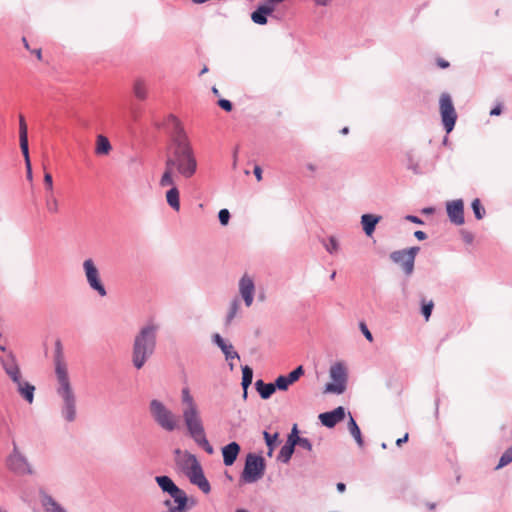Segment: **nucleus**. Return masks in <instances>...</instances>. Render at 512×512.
<instances>
[{
	"label": "nucleus",
	"mask_w": 512,
	"mask_h": 512,
	"mask_svg": "<svg viewBox=\"0 0 512 512\" xmlns=\"http://www.w3.org/2000/svg\"><path fill=\"white\" fill-rule=\"evenodd\" d=\"M168 123L171 125V144L165 160V170L159 181L161 187L174 184V172L184 179H190L196 174L198 167L194 149L180 120L169 115Z\"/></svg>",
	"instance_id": "1"
},
{
	"label": "nucleus",
	"mask_w": 512,
	"mask_h": 512,
	"mask_svg": "<svg viewBox=\"0 0 512 512\" xmlns=\"http://www.w3.org/2000/svg\"><path fill=\"white\" fill-rule=\"evenodd\" d=\"M56 377V394L61 400L60 413L62 418L71 423L77 418V398L72 387L63 347L60 340L55 342L53 356Z\"/></svg>",
	"instance_id": "2"
},
{
	"label": "nucleus",
	"mask_w": 512,
	"mask_h": 512,
	"mask_svg": "<svg viewBox=\"0 0 512 512\" xmlns=\"http://www.w3.org/2000/svg\"><path fill=\"white\" fill-rule=\"evenodd\" d=\"M181 404L182 419L188 435L205 452L212 454L214 449L207 439L200 409L188 387L181 390Z\"/></svg>",
	"instance_id": "3"
},
{
	"label": "nucleus",
	"mask_w": 512,
	"mask_h": 512,
	"mask_svg": "<svg viewBox=\"0 0 512 512\" xmlns=\"http://www.w3.org/2000/svg\"><path fill=\"white\" fill-rule=\"evenodd\" d=\"M159 329L158 324L148 322L135 335L132 346V363L136 369H141L154 354Z\"/></svg>",
	"instance_id": "4"
},
{
	"label": "nucleus",
	"mask_w": 512,
	"mask_h": 512,
	"mask_svg": "<svg viewBox=\"0 0 512 512\" xmlns=\"http://www.w3.org/2000/svg\"><path fill=\"white\" fill-rule=\"evenodd\" d=\"M177 463L193 485H196L205 494L211 491V486L204 475L202 466L194 454L185 451L183 457L177 460Z\"/></svg>",
	"instance_id": "5"
},
{
	"label": "nucleus",
	"mask_w": 512,
	"mask_h": 512,
	"mask_svg": "<svg viewBox=\"0 0 512 512\" xmlns=\"http://www.w3.org/2000/svg\"><path fill=\"white\" fill-rule=\"evenodd\" d=\"M149 412L155 423L166 432H173L179 428L178 416L162 401L152 399L149 403Z\"/></svg>",
	"instance_id": "6"
},
{
	"label": "nucleus",
	"mask_w": 512,
	"mask_h": 512,
	"mask_svg": "<svg viewBox=\"0 0 512 512\" xmlns=\"http://www.w3.org/2000/svg\"><path fill=\"white\" fill-rule=\"evenodd\" d=\"M155 481L160 489L164 493L169 494L177 504L176 506H170V500H166L165 505L169 507V512H183L188 501L186 493L169 476H156Z\"/></svg>",
	"instance_id": "7"
},
{
	"label": "nucleus",
	"mask_w": 512,
	"mask_h": 512,
	"mask_svg": "<svg viewBox=\"0 0 512 512\" xmlns=\"http://www.w3.org/2000/svg\"><path fill=\"white\" fill-rule=\"evenodd\" d=\"M265 468V459L262 456L255 453H248L240 480L243 483H255L264 476Z\"/></svg>",
	"instance_id": "8"
},
{
	"label": "nucleus",
	"mask_w": 512,
	"mask_h": 512,
	"mask_svg": "<svg viewBox=\"0 0 512 512\" xmlns=\"http://www.w3.org/2000/svg\"><path fill=\"white\" fill-rule=\"evenodd\" d=\"M6 466L8 470L16 475H32L33 469L27 457L20 452L18 446L13 442L12 452L6 459Z\"/></svg>",
	"instance_id": "9"
},
{
	"label": "nucleus",
	"mask_w": 512,
	"mask_h": 512,
	"mask_svg": "<svg viewBox=\"0 0 512 512\" xmlns=\"http://www.w3.org/2000/svg\"><path fill=\"white\" fill-rule=\"evenodd\" d=\"M84 275L90 289L97 292L99 296L105 297L107 290L101 280L99 269L92 258L85 259L82 264Z\"/></svg>",
	"instance_id": "10"
},
{
	"label": "nucleus",
	"mask_w": 512,
	"mask_h": 512,
	"mask_svg": "<svg viewBox=\"0 0 512 512\" xmlns=\"http://www.w3.org/2000/svg\"><path fill=\"white\" fill-rule=\"evenodd\" d=\"M330 377L334 383L325 385V393L342 394L346 389L347 372L342 363H336L330 367Z\"/></svg>",
	"instance_id": "11"
},
{
	"label": "nucleus",
	"mask_w": 512,
	"mask_h": 512,
	"mask_svg": "<svg viewBox=\"0 0 512 512\" xmlns=\"http://www.w3.org/2000/svg\"><path fill=\"white\" fill-rule=\"evenodd\" d=\"M419 250L420 248L417 246L397 250L390 254V259L394 263L399 264L406 275H411L414 270L415 257Z\"/></svg>",
	"instance_id": "12"
},
{
	"label": "nucleus",
	"mask_w": 512,
	"mask_h": 512,
	"mask_svg": "<svg viewBox=\"0 0 512 512\" xmlns=\"http://www.w3.org/2000/svg\"><path fill=\"white\" fill-rule=\"evenodd\" d=\"M439 104L444 129L447 133H450L453 130L457 119V114L451 96L448 93H443L440 97Z\"/></svg>",
	"instance_id": "13"
},
{
	"label": "nucleus",
	"mask_w": 512,
	"mask_h": 512,
	"mask_svg": "<svg viewBox=\"0 0 512 512\" xmlns=\"http://www.w3.org/2000/svg\"><path fill=\"white\" fill-rule=\"evenodd\" d=\"M19 138H20V148L25 158V166L27 170V179L32 180V169L31 162L29 158V147H28V129L27 124L23 116L19 117Z\"/></svg>",
	"instance_id": "14"
},
{
	"label": "nucleus",
	"mask_w": 512,
	"mask_h": 512,
	"mask_svg": "<svg viewBox=\"0 0 512 512\" xmlns=\"http://www.w3.org/2000/svg\"><path fill=\"white\" fill-rule=\"evenodd\" d=\"M0 363L11 381H18V376L21 375V370L14 353L9 351L7 354L0 356Z\"/></svg>",
	"instance_id": "15"
},
{
	"label": "nucleus",
	"mask_w": 512,
	"mask_h": 512,
	"mask_svg": "<svg viewBox=\"0 0 512 512\" xmlns=\"http://www.w3.org/2000/svg\"><path fill=\"white\" fill-rule=\"evenodd\" d=\"M254 292L255 284L253 279L248 274H244L239 281V293L247 307H250L253 303Z\"/></svg>",
	"instance_id": "16"
},
{
	"label": "nucleus",
	"mask_w": 512,
	"mask_h": 512,
	"mask_svg": "<svg viewBox=\"0 0 512 512\" xmlns=\"http://www.w3.org/2000/svg\"><path fill=\"white\" fill-rule=\"evenodd\" d=\"M446 210L453 224L462 225L464 223V203L461 199L448 202Z\"/></svg>",
	"instance_id": "17"
},
{
	"label": "nucleus",
	"mask_w": 512,
	"mask_h": 512,
	"mask_svg": "<svg viewBox=\"0 0 512 512\" xmlns=\"http://www.w3.org/2000/svg\"><path fill=\"white\" fill-rule=\"evenodd\" d=\"M345 415V408L339 406L332 411L321 413L319 415V419L322 425L328 428H333L338 422L342 421L345 418Z\"/></svg>",
	"instance_id": "18"
},
{
	"label": "nucleus",
	"mask_w": 512,
	"mask_h": 512,
	"mask_svg": "<svg viewBox=\"0 0 512 512\" xmlns=\"http://www.w3.org/2000/svg\"><path fill=\"white\" fill-rule=\"evenodd\" d=\"M12 382L16 385L19 395L29 404H32L34 401L35 386L24 380L22 374L18 376V381Z\"/></svg>",
	"instance_id": "19"
},
{
	"label": "nucleus",
	"mask_w": 512,
	"mask_h": 512,
	"mask_svg": "<svg viewBox=\"0 0 512 512\" xmlns=\"http://www.w3.org/2000/svg\"><path fill=\"white\" fill-rule=\"evenodd\" d=\"M241 447L237 442H231L222 448L223 463L225 466H231L235 463Z\"/></svg>",
	"instance_id": "20"
},
{
	"label": "nucleus",
	"mask_w": 512,
	"mask_h": 512,
	"mask_svg": "<svg viewBox=\"0 0 512 512\" xmlns=\"http://www.w3.org/2000/svg\"><path fill=\"white\" fill-rule=\"evenodd\" d=\"M212 339L214 344L221 349L227 361L240 358L239 354L234 350L233 345L227 343L218 333L214 334Z\"/></svg>",
	"instance_id": "21"
},
{
	"label": "nucleus",
	"mask_w": 512,
	"mask_h": 512,
	"mask_svg": "<svg viewBox=\"0 0 512 512\" xmlns=\"http://www.w3.org/2000/svg\"><path fill=\"white\" fill-rule=\"evenodd\" d=\"M382 217L375 214H363L361 216V225L367 236H371L375 231L376 225L381 221Z\"/></svg>",
	"instance_id": "22"
},
{
	"label": "nucleus",
	"mask_w": 512,
	"mask_h": 512,
	"mask_svg": "<svg viewBox=\"0 0 512 512\" xmlns=\"http://www.w3.org/2000/svg\"><path fill=\"white\" fill-rule=\"evenodd\" d=\"M168 187H171L166 192V201L168 205L175 211L180 210V193L178 188L176 187V184L169 185Z\"/></svg>",
	"instance_id": "23"
},
{
	"label": "nucleus",
	"mask_w": 512,
	"mask_h": 512,
	"mask_svg": "<svg viewBox=\"0 0 512 512\" xmlns=\"http://www.w3.org/2000/svg\"><path fill=\"white\" fill-rule=\"evenodd\" d=\"M255 389L264 400L269 399L275 393V386L273 383H265L261 379L255 382Z\"/></svg>",
	"instance_id": "24"
},
{
	"label": "nucleus",
	"mask_w": 512,
	"mask_h": 512,
	"mask_svg": "<svg viewBox=\"0 0 512 512\" xmlns=\"http://www.w3.org/2000/svg\"><path fill=\"white\" fill-rule=\"evenodd\" d=\"M112 150V146L108 138L104 135H98L96 139L95 153L97 155H107Z\"/></svg>",
	"instance_id": "25"
},
{
	"label": "nucleus",
	"mask_w": 512,
	"mask_h": 512,
	"mask_svg": "<svg viewBox=\"0 0 512 512\" xmlns=\"http://www.w3.org/2000/svg\"><path fill=\"white\" fill-rule=\"evenodd\" d=\"M348 430L352 437L355 439L356 443L359 447H362L364 445V441L361 435L360 428L352 415L349 413V422H348Z\"/></svg>",
	"instance_id": "26"
},
{
	"label": "nucleus",
	"mask_w": 512,
	"mask_h": 512,
	"mask_svg": "<svg viewBox=\"0 0 512 512\" xmlns=\"http://www.w3.org/2000/svg\"><path fill=\"white\" fill-rule=\"evenodd\" d=\"M133 92L139 100H145L147 98V86L143 79L138 78L134 81Z\"/></svg>",
	"instance_id": "27"
},
{
	"label": "nucleus",
	"mask_w": 512,
	"mask_h": 512,
	"mask_svg": "<svg viewBox=\"0 0 512 512\" xmlns=\"http://www.w3.org/2000/svg\"><path fill=\"white\" fill-rule=\"evenodd\" d=\"M42 504L45 512H66L51 496L46 495L43 498Z\"/></svg>",
	"instance_id": "28"
},
{
	"label": "nucleus",
	"mask_w": 512,
	"mask_h": 512,
	"mask_svg": "<svg viewBox=\"0 0 512 512\" xmlns=\"http://www.w3.org/2000/svg\"><path fill=\"white\" fill-rule=\"evenodd\" d=\"M294 451H295L294 446L285 443L277 455V460L282 463H288L290 461Z\"/></svg>",
	"instance_id": "29"
},
{
	"label": "nucleus",
	"mask_w": 512,
	"mask_h": 512,
	"mask_svg": "<svg viewBox=\"0 0 512 512\" xmlns=\"http://www.w3.org/2000/svg\"><path fill=\"white\" fill-rule=\"evenodd\" d=\"M240 309V300L235 298L231 301L228 313L226 315L225 324L230 325L233 319L236 317Z\"/></svg>",
	"instance_id": "30"
},
{
	"label": "nucleus",
	"mask_w": 512,
	"mask_h": 512,
	"mask_svg": "<svg viewBox=\"0 0 512 512\" xmlns=\"http://www.w3.org/2000/svg\"><path fill=\"white\" fill-rule=\"evenodd\" d=\"M253 380V370L249 366L242 367V388L243 390H248Z\"/></svg>",
	"instance_id": "31"
},
{
	"label": "nucleus",
	"mask_w": 512,
	"mask_h": 512,
	"mask_svg": "<svg viewBox=\"0 0 512 512\" xmlns=\"http://www.w3.org/2000/svg\"><path fill=\"white\" fill-rule=\"evenodd\" d=\"M251 20L258 25H266L268 22L267 14H265V11L260 6L251 13Z\"/></svg>",
	"instance_id": "32"
},
{
	"label": "nucleus",
	"mask_w": 512,
	"mask_h": 512,
	"mask_svg": "<svg viewBox=\"0 0 512 512\" xmlns=\"http://www.w3.org/2000/svg\"><path fill=\"white\" fill-rule=\"evenodd\" d=\"M263 437H264V440H265V443L268 447V456H271L274 449H275V445H276V441L279 437V434L278 433H274L273 435H271L270 433H268L267 431H264L263 432Z\"/></svg>",
	"instance_id": "33"
},
{
	"label": "nucleus",
	"mask_w": 512,
	"mask_h": 512,
	"mask_svg": "<svg viewBox=\"0 0 512 512\" xmlns=\"http://www.w3.org/2000/svg\"><path fill=\"white\" fill-rule=\"evenodd\" d=\"M407 169L411 170L416 175L423 173L419 162L410 153L407 154Z\"/></svg>",
	"instance_id": "34"
},
{
	"label": "nucleus",
	"mask_w": 512,
	"mask_h": 512,
	"mask_svg": "<svg viewBox=\"0 0 512 512\" xmlns=\"http://www.w3.org/2000/svg\"><path fill=\"white\" fill-rule=\"evenodd\" d=\"M275 386V391L278 389L280 391H286L288 390L289 386L292 385L287 377L285 375H280L276 378L275 382L273 383Z\"/></svg>",
	"instance_id": "35"
},
{
	"label": "nucleus",
	"mask_w": 512,
	"mask_h": 512,
	"mask_svg": "<svg viewBox=\"0 0 512 512\" xmlns=\"http://www.w3.org/2000/svg\"><path fill=\"white\" fill-rule=\"evenodd\" d=\"M472 210L476 219L481 220L485 215V209L481 205V202L478 198L474 199L471 204Z\"/></svg>",
	"instance_id": "36"
},
{
	"label": "nucleus",
	"mask_w": 512,
	"mask_h": 512,
	"mask_svg": "<svg viewBox=\"0 0 512 512\" xmlns=\"http://www.w3.org/2000/svg\"><path fill=\"white\" fill-rule=\"evenodd\" d=\"M301 438L302 437L299 436L298 427L296 424H294L291 429L290 434L288 435L286 443L295 447V446H297V444Z\"/></svg>",
	"instance_id": "37"
},
{
	"label": "nucleus",
	"mask_w": 512,
	"mask_h": 512,
	"mask_svg": "<svg viewBox=\"0 0 512 512\" xmlns=\"http://www.w3.org/2000/svg\"><path fill=\"white\" fill-rule=\"evenodd\" d=\"M512 462V446L509 447L500 457L499 463L496 469H500Z\"/></svg>",
	"instance_id": "38"
},
{
	"label": "nucleus",
	"mask_w": 512,
	"mask_h": 512,
	"mask_svg": "<svg viewBox=\"0 0 512 512\" xmlns=\"http://www.w3.org/2000/svg\"><path fill=\"white\" fill-rule=\"evenodd\" d=\"M304 375V368L302 365L298 366L297 368H295L293 371H291L289 374L285 375L287 377V379L289 380V382L291 384L295 383L296 381L299 380V378L301 376Z\"/></svg>",
	"instance_id": "39"
},
{
	"label": "nucleus",
	"mask_w": 512,
	"mask_h": 512,
	"mask_svg": "<svg viewBox=\"0 0 512 512\" xmlns=\"http://www.w3.org/2000/svg\"><path fill=\"white\" fill-rule=\"evenodd\" d=\"M46 207L50 213L56 214L59 211L58 200L51 194L46 199Z\"/></svg>",
	"instance_id": "40"
},
{
	"label": "nucleus",
	"mask_w": 512,
	"mask_h": 512,
	"mask_svg": "<svg viewBox=\"0 0 512 512\" xmlns=\"http://www.w3.org/2000/svg\"><path fill=\"white\" fill-rule=\"evenodd\" d=\"M325 249L328 253L334 254L339 250V243L334 236H330L327 243H324Z\"/></svg>",
	"instance_id": "41"
},
{
	"label": "nucleus",
	"mask_w": 512,
	"mask_h": 512,
	"mask_svg": "<svg viewBox=\"0 0 512 512\" xmlns=\"http://www.w3.org/2000/svg\"><path fill=\"white\" fill-rule=\"evenodd\" d=\"M219 222L221 225L226 226L230 220V212L228 209H221L218 213Z\"/></svg>",
	"instance_id": "42"
},
{
	"label": "nucleus",
	"mask_w": 512,
	"mask_h": 512,
	"mask_svg": "<svg viewBox=\"0 0 512 512\" xmlns=\"http://www.w3.org/2000/svg\"><path fill=\"white\" fill-rule=\"evenodd\" d=\"M433 307H434L433 301H429L428 303H423L422 314L424 315L426 320H428L429 317L431 316Z\"/></svg>",
	"instance_id": "43"
},
{
	"label": "nucleus",
	"mask_w": 512,
	"mask_h": 512,
	"mask_svg": "<svg viewBox=\"0 0 512 512\" xmlns=\"http://www.w3.org/2000/svg\"><path fill=\"white\" fill-rule=\"evenodd\" d=\"M297 446L307 450V451H311L312 450V443L311 441L308 439V438H305V437H302L300 439V441L298 442Z\"/></svg>",
	"instance_id": "44"
},
{
	"label": "nucleus",
	"mask_w": 512,
	"mask_h": 512,
	"mask_svg": "<svg viewBox=\"0 0 512 512\" xmlns=\"http://www.w3.org/2000/svg\"><path fill=\"white\" fill-rule=\"evenodd\" d=\"M274 3L275 2H270L268 0L267 3L260 5V7L262 8L263 11H265V14H267V16L271 15L274 12V10H275Z\"/></svg>",
	"instance_id": "45"
},
{
	"label": "nucleus",
	"mask_w": 512,
	"mask_h": 512,
	"mask_svg": "<svg viewBox=\"0 0 512 512\" xmlns=\"http://www.w3.org/2000/svg\"><path fill=\"white\" fill-rule=\"evenodd\" d=\"M360 329H361L363 335L365 336V338L368 341L372 342L373 341L372 333L369 331L367 325L364 322L360 323Z\"/></svg>",
	"instance_id": "46"
},
{
	"label": "nucleus",
	"mask_w": 512,
	"mask_h": 512,
	"mask_svg": "<svg viewBox=\"0 0 512 512\" xmlns=\"http://www.w3.org/2000/svg\"><path fill=\"white\" fill-rule=\"evenodd\" d=\"M218 105L225 111L230 112L233 108L231 101L227 99H220Z\"/></svg>",
	"instance_id": "47"
},
{
	"label": "nucleus",
	"mask_w": 512,
	"mask_h": 512,
	"mask_svg": "<svg viewBox=\"0 0 512 512\" xmlns=\"http://www.w3.org/2000/svg\"><path fill=\"white\" fill-rule=\"evenodd\" d=\"M44 183H45L46 189L52 193V191H53V179H52V175L50 173H45V175H44Z\"/></svg>",
	"instance_id": "48"
},
{
	"label": "nucleus",
	"mask_w": 512,
	"mask_h": 512,
	"mask_svg": "<svg viewBox=\"0 0 512 512\" xmlns=\"http://www.w3.org/2000/svg\"><path fill=\"white\" fill-rule=\"evenodd\" d=\"M406 220L412 222V223H415V224H419V225H422L424 222L422 221V219H420L419 217L417 216H414V215H407L406 216Z\"/></svg>",
	"instance_id": "49"
},
{
	"label": "nucleus",
	"mask_w": 512,
	"mask_h": 512,
	"mask_svg": "<svg viewBox=\"0 0 512 512\" xmlns=\"http://www.w3.org/2000/svg\"><path fill=\"white\" fill-rule=\"evenodd\" d=\"M501 113H502V105H501V104L496 105V106H495V107L490 111V115H491V116H499Z\"/></svg>",
	"instance_id": "50"
},
{
	"label": "nucleus",
	"mask_w": 512,
	"mask_h": 512,
	"mask_svg": "<svg viewBox=\"0 0 512 512\" xmlns=\"http://www.w3.org/2000/svg\"><path fill=\"white\" fill-rule=\"evenodd\" d=\"M414 236L418 239V240H425L427 238V234L421 230H417L414 232Z\"/></svg>",
	"instance_id": "51"
},
{
	"label": "nucleus",
	"mask_w": 512,
	"mask_h": 512,
	"mask_svg": "<svg viewBox=\"0 0 512 512\" xmlns=\"http://www.w3.org/2000/svg\"><path fill=\"white\" fill-rule=\"evenodd\" d=\"M253 172H254V175L257 178V180L260 181L262 179V169H261V167L260 166H255Z\"/></svg>",
	"instance_id": "52"
},
{
	"label": "nucleus",
	"mask_w": 512,
	"mask_h": 512,
	"mask_svg": "<svg viewBox=\"0 0 512 512\" xmlns=\"http://www.w3.org/2000/svg\"><path fill=\"white\" fill-rule=\"evenodd\" d=\"M437 64L443 69L449 67V62L441 58L437 60Z\"/></svg>",
	"instance_id": "53"
},
{
	"label": "nucleus",
	"mask_w": 512,
	"mask_h": 512,
	"mask_svg": "<svg viewBox=\"0 0 512 512\" xmlns=\"http://www.w3.org/2000/svg\"><path fill=\"white\" fill-rule=\"evenodd\" d=\"M408 441V433H406L402 438L397 439L396 445L401 446L403 443Z\"/></svg>",
	"instance_id": "54"
},
{
	"label": "nucleus",
	"mask_w": 512,
	"mask_h": 512,
	"mask_svg": "<svg viewBox=\"0 0 512 512\" xmlns=\"http://www.w3.org/2000/svg\"><path fill=\"white\" fill-rule=\"evenodd\" d=\"M336 487L340 493H343L346 490V485L342 482L337 483Z\"/></svg>",
	"instance_id": "55"
},
{
	"label": "nucleus",
	"mask_w": 512,
	"mask_h": 512,
	"mask_svg": "<svg viewBox=\"0 0 512 512\" xmlns=\"http://www.w3.org/2000/svg\"><path fill=\"white\" fill-rule=\"evenodd\" d=\"M332 0H315L317 5L320 6H326L328 5Z\"/></svg>",
	"instance_id": "56"
},
{
	"label": "nucleus",
	"mask_w": 512,
	"mask_h": 512,
	"mask_svg": "<svg viewBox=\"0 0 512 512\" xmlns=\"http://www.w3.org/2000/svg\"><path fill=\"white\" fill-rule=\"evenodd\" d=\"M464 240L467 243H471L473 241V236L470 233H466V234H464Z\"/></svg>",
	"instance_id": "57"
},
{
	"label": "nucleus",
	"mask_w": 512,
	"mask_h": 512,
	"mask_svg": "<svg viewBox=\"0 0 512 512\" xmlns=\"http://www.w3.org/2000/svg\"><path fill=\"white\" fill-rule=\"evenodd\" d=\"M306 167L311 172H314L316 170V166L314 164H312V163L307 164Z\"/></svg>",
	"instance_id": "58"
},
{
	"label": "nucleus",
	"mask_w": 512,
	"mask_h": 512,
	"mask_svg": "<svg viewBox=\"0 0 512 512\" xmlns=\"http://www.w3.org/2000/svg\"><path fill=\"white\" fill-rule=\"evenodd\" d=\"M33 52L36 54L37 58H38L39 60H41V58H42V52H41V49H36V50H34Z\"/></svg>",
	"instance_id": "59"
},
{
	"label": "nucleus",
	"mask_w": 512,
	"mask_h": 512,
	"mask_svg": "<svg viewBox=\"0 0 512 512\" xmlns=\"http://www.w3.org/2000/svg\"><path fill=\"white\" fill-rule=\"evenodd\" d=\"M427 507H428L430 510H433V509H435L436 504H435V503H427Z\"/></svg>",
	"instance_id": "60"
},
{
	"label": "nucleus",
	"mask_w": 512,
	"mask_h": 512,
	"mask_svg": "<svg viewBox=\"0 0 512 512\" xmlns=\"http://www.w3.org/2000/svg\"><path fill=\"white\" fill-rule=\"evenodd\" d=\"M183 453H184V452H182L180 449H176V450H175V454H176L177 456H182V457H183Z\"/></svg>",
	"instance_id": "61"
},
{
	"label": "nucleus",
	"mask_w": 512,
	"mask_h": 512,
	"mask_svg": "<svg viewBox=\"0 0 512 512\" xmlns=\"http://www.w3.org/2000/svg\"><path fill=\"white\" fill-rule=\"evenodd\" d=\"M348 132H349L348 127H344V128L341 130V133H342V134H344V135L348 134Z\"/></svg>",
	"instance_id": "62"
},
{
	"label": "nucleus",
	"mask_w": 512,
	"mask_h": 512,
	"mask_svg": "<svg viewBox=\"0 0 512 512\" xmlns=\"http://www.w3.org/2000/svg\"><path fill=\"white\" fill-rule=\"evenodd\" d=\"M0 350H1L2 352H4L5 354H7V352H9V351L7 350V348H6L5 346H3V345H1V346H0Z\"/></svg>",
	"instance_id": "63"
},
{
	"label": "nucleus",
	"mask_w": 512,
	"mask_h": 512,
	"mask_svg": "<svg viewBox=\"0 0 512 512\" xmlns=\"http://www.w3.org/2000/svg\"><path fill=\"white\" fill-rule=\"evenodd\" d=\"M212 92L217 96L219 95V90L216 87L212 88Z\"/></svg>",
	"instance_id": "64"
}]
</instances>
